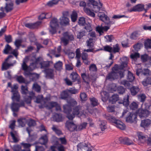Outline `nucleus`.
<instances>
[{"label":"nucleus","mask_w":151,"mask_h":151,"mask_svg":"<svg viewBox=\"0 0 151 151\" xmlns=\"http://www.w3.org/2000/svg\"><path fill=\"white\" fill-rule=\"evenodd\" d=\"M70 78L73 82L77 81L78 84L81 83V81L80 80V77L76 72H72L70 75Z\"/></svg>","instance_id":"f3484780"},{"label":"nucleus","mask_w":151,"mask_h":151,"mask_svg":"<svg viewBox=\"0 0 151 151\" xmlns=\"http://www.w3.org/2000/svg\"><path fill=\"white\" fill-rule=\"evenodd\" d=\"M101 98L104 102H106L108 98V93L106 91H102L100 93Z\"/></svg>","instance_id":"c85d7f7f"},{"label":"nucleus","mask_w":151,"mask_h":151,"mask_svg":"<svg viewBox=\"0 0 151 151\" xmlns=\"http://www.w3.org/2000/svg\"><path fill=\"white\" fill-rule=\"evenodd\" d=\"M151 124V120L149 119H147L142 120L140 125L142 127L145 128L148 127Z\"/></svg>","instance_id":"393cba45"},{"label":"nucleus","mask_w":151,"mask_h":151,"mask_svg":"<svg viewBox=\"0 0 151 151\" xmlns=\"http://www.w3.org/2000/svg\"><path fill=\"white\" fill-rule=\"evenodd\" d=\"M28 70L25 71L24 75L26 76H29L31 78L32 77V79L33 80L36 79L38 78L39 77V75L35 73H31L27 71Z\"/></svg>","instance_id":"aec40b11"},{"label":"nucleus","mask_w":151,"mask_h":151,"mask_svg":"<svg viewBox=\"0 0 151 151\" xmlns=\"http://www.w3.org/2000/svg\"><path fill=\"white\" fill-rule=\"evenodd\" d=\"M130 90L131 94L134 96L136 95L139 91V89L137 87L133 86L130 88Z\"/></svg>","instance_id":"e433bc0d"},{"label":"nucleus","mask_w":151,"mask_h":151,"mask_svg":"<svg viewBox=\"0 0 151 151\" xmlns=\"http://www.w3.org/2000/svg\"><path fill=\"white\" fill-rule=\"evenodd\" d=\"M87 6L93 7L92 11L93 12H98L100 11L102 4L101 3L100 0H88Z\"/></svg>","instance_id":"20e7f679"},{"label":"nucleus","mask_w":151,"mask_h":151,"mask_svg":"<svg viewBox=\"0 0 151 151\" xmlns=\"http://www.w3.org/2000/svg\"><path fill=\"white\" fill-rule=\"evenodd\" d=\"M89 69L91 72H96L97 70V68L95 64H93L89 66Z\"/></svg>","instance_id":"4d7b16f0"},{"label":"nucleus","mask_w":151,"mask_h":151,"mask_svg":"<svg viewBox=\"0 0 151 151\" xmlns=\"http://www.w3.org/2000/svg\"><path fill=\"white\" fill-rule=\"evenodd\" d=\"M80 6L84 7V12L88 15L93 17H95V14L89 8L86 7V4L84 1H81L80 3Z\"/></svg>","instance_id":"9d476101"},{"label":"nucleus","mask_w":151,"mask_h":151,"mask_svg":"<svg viewBox=\"0 0 151 151\" xmlns=\"http://www.w3.org/2000/svg\"><path fill=\"white\" fill-rule=\"evenodd\" d=\"M119 99L118 95L117 94H114L109 99V102L114 104Z\"/></svg>","instance_id":"cd10ccee"},{"label":"nucleus","mask_w":151,"mask_h":151,"mask_svg":"<svg viewBox=\"0 0 151 151\" xmlns=\"http://www.w3.org/2000/svg\"><path fill=\"white\" fill-rule=\"evenodd\" d=\"M32 88L37 92H40L41 90V87L37 83H35L33 85Z\"/></svg>","instance_id":"864d4df0"},{"label":"nucleus","mask_w":151,"mask_h":151,"mask_svg":"<svg viewBox=\"0 0 151 151\" xmlns=\"http://www.w3.org/2000/svg\"><path fill=\"white\" fill-rule=\"evenodd\" d=\"M13 150L14 151H22L21 147L19 145H14L13 147Z\"/></svg>","instance_id":"774afa93"},{"label":"nucleus","mask_w":151,"mask_h":151,"mask_svg":"<svg viewBox=\"0 0 151 151\" xmlns=\"http://www.w3.org/2000/svg\"><path fill=\"white\" fill-rule=\"evenodd\" d=\"M126 122L132 123H136L137 122V115L136 114L129 113L126 119Z\"/></svg>","instance_id":"1a4fd4ad"},{"label":"nucleus","mask_w":151,"mask_h":151,"mask_svg":"<svg viewBox=\"0 0 151 151\" xmlns=\"http://www.w3.org/2000/svg\"><path fill=\"white\" fill-rule=\"evenodd\" d=\"M67 91L72 94H75L78 92V90L74 87L70 88L69 89L67 90Z\"/></svg>","instance_id":"13d9d810"},{"label":"nucleus","mask_w":151,"mask_h":151,"mask_svg":"<svg viewBox=\"0 0 151 151\" xmlns=\"http://www.w3.org/2000/svg\"><path fill=\"white\" fill-rule=\"evenodd\" d=\"M129 106L131 109L132 110H134L137 109L138 104L136 103L133 102L131 103Z\"/></svg>","instance_id":"0e129e2a"},{"label":"nucleus","mask_w":151,"mask_h":151,"mask_svg":"<svg viewBox=\"0 0 151 151\" xmlns=\"http://www.w3.org/2000/svg\"><path fill=\"white\" fill-rule=\"evenodd\" d=\"M119 141L121 144L128 145L134 144L133 142L131 140L127 137H120L119 138Z\"/></svg>","instance_id":"2eb2a0df"},{"label":"nucleus","mask_w":151,"mask_h":151,"mask_svg":"<svg viewBox=\"0 0 151 151\" xmlns=\"http://www.w3.org/2000/svg\"><path fill=\"white\" fill-rule=\"evenodd\" d=\"M40 24L39 22H37L33 23H27L25 25L26 27L30 29H34L37 28Z\"/></svg>","instance_id":"bb28decb"},{"label":"nucleus","mask_w":151,"mask_h":151,"mask_svg":"<svg viewBox=\"0 0 151 151\" xmlns=\"http://www.w3.org/2000/svg\"><path fill=\"white\" fill-rule=\"evenodd\" d=\"M93 40H91V39H89L86 41L87 44V46L89 48H92L93 47Z\"/></svg>","instance_id":"bf43d9fd"},{"label":"nucleus","mask_w":151,"mask_h":151,"mask_svg":"<svg viewBox=\"0 0 151 151\" xmlns=\"http://www.w3.org/2000/svg\"><path fill=\"white\" fill-rule=\"evenodd\" d=\"M28 60V58L27 57H26L23 60V63L22 64V69L24 71L27 70L29 71V66H28L26 64Z\"/></svg>","instance_id":"7c9ffc66"},{"label":"nucleus","mask_w":151,"mask_h":151,"mask_svg":"<svg viewBox=\"0 0 151 151\" xmlns=\"http://www.w3.org/2000/svg\"><path fill=\"white\" fill-rule=\"evenodd\" d=\"M12 52V48L9 45L7 44L5 47L4 50H3V53L6 54H8Z\"/></svg>","instance_id":"4c0bfd02"},{"label":"nucleus","mask_w":151,"mask_h":151,"mask_svg":"<svg viewBox=\"0 0 151 151\" xmlns=\"http://www.w3.org/2000/svg\"><path fill=\"white\" fill-rule=\"evenodd\" d=\"M149 73V70L148 69L145 68L142 70L141 68L138 69L136 70V74L139 76L140 74L145 76H147Z\"/></svg>","instance_id":"5701e85b"},{"label":"nucleus","mask_w":151,"mask_h":151,"mask_svg":"<svg viewBox=\"0 0 151 151\" xmlns=\"http://www.w3.org/2000/svg\"><path fill=\"white\" fill-rule=\"evenodd\" d=\"M24 102L22 101L20 103H15L13 102L11 106V109L13 112H16L18 111L20 107L24 106Z\"/></svg>","instance_id":"9b49d317"},{"label":"nucleus","mask_w":151,"mask_h":151,"mask_svg":"<svg viewBox=\"0 0 151 151\" xmlns=\"http://www.w3.org/2000/svg\"><path fill=\"white\" fill-rule=\"evenodd\" d=\"M84 28L88 32H90L92 30L91 25L89 23L86 24Z\"/></svg>","instance_id":"69168bd1"},{"label":"nucleus","mask_w":151,"mask_h":151,"mask_svg":"<svg viewBox=\"0 0 151 151\" xmlns=\"http://www.w3.org/2000/svg\"><path fill=\"white\" fill-rule=\"evenodd\" d=\"M63 64L61 61H59L55 64L54 67L56 70H60L62 69Z\"/></svg>","instance_id":"f704fd0d"},{"label":"nucleus","mask_w":151,"mask_h":151,"mask_svg":"<svg viewBox=\"0 0 151 151\" xmlns=\"http://www.w3.org/2000/svg\"><path fill=\"white\" fill-rule=\"evenodd\" d=\"M14 57L12 55H9L6 59L2 64L1 70H4L9 69L10 67L13 66L16 63V61L13 60Z\"/></svg>","instance_id":"7ed1b4c3"},{"label":"nucleus","mask_w":151,"mask_h":151,"mask_svg":"<svg viewBox=\"0 0 151 151\" xmlns=\"http://www.w3.org/2000/svg\"><path fill=\"white\" fill-rule=\"evenodd\" d=\"M21 93L22 94H26L28 92L27 87V85H22L21 87Z\"/></svg>","instance_id":"de8ad7c7"},{"label":"nucleus","mask_w":151,"mask_h":151,"mask_svg":"<svg viewBox=\"0 0 151 151\" xmlns=\"http://www.w3.org/2000/svg\"><path fill=\"white\" fill-rule=\"evenodd\" d=\"M67 104L63 106V111L67 114V117L70 120H72L76 115H78L81 112V107L77 106L73 109L72 113V107L77 104L76 101L73 99L70 98L67 100Z\"/></svg>","instance_id":"f257e3e1"},{"label":"nucleus","mask_w":151,"mask_h":151,"mask_svg":"<svg viewBox=\"0 0 151 151\" xmlns=\"http://www.w3.org/2000/svg\"><path fill=\"white\" fill-rule=\"evenodd\" d=\"M10 135L14 142L16 143L18 142V134L16 131H13L10 132Z\"/></svg>","instance_id":"b1692460"},{"label":"nucleus","mask_w":151,"mask_h":151,"mask_svg":"<svg viewBox=\"0 0 151 151\" xmlns=\"http://www.w3.org/2000/svg\"><path fill=\"white\" fill-rule=\"evenodd\" d=\"M50 26L51 29L49 31L50 33L52 34H55L56 32V29L59 27L58 20L56 18H54L50 21Z\"/></svg>","instance_id":"6e6552de"},{"label":"nucleus","mask_w":151,"mask_h":151,"mask_svg":"<svg viewBox=\"0 0 151 151\" xmlns=\"http://www.w3.org/2000/svg\"><path fill=\"white\" fill-rule=\"evenodd\" d=\"M42 68H45L48 67L49 65V63L46 61H42L40 63Z\"/></svg>","instance_id":"052dcab7"},{"label":"nucleus","mask_w":151,"mask_h":151,"mask_svg":"<svg viewBox=\"0 0 151 151\" xmlns=\"http://www.w3.org/2000/svg\"><path fill=\"white\" fill-rule=\"evenodd\" d=\"M58 103L56 102L51 101L49 102L45 107L49 109H51L55 107Z\"/></svg>","instance_id":"37998d69"},{"label":"nucleus","mask_w":151,"mask_h":151,"mask_svg":"<svg viewBox=\"0 0 151 151\" xmlns=\"http://www.w3.org/2000/svg\"><path fill=\"white\" fill-rule=\"evenodd\" d=\"M52 129L55 133L58 135H59L61 134V131L58 129L57 127L55 125H53Z\"/></svg>","instance_id":"6e6d98bb"},{"label":"nucleus","mask_w":151,"mask_h":151,"mask_svg":"<svg viewBox=\"0 0 151 151\" xmlns=\"http://www.w3.org/2000/svg\"><path fill=\"white\" fill-rule=\"evenodd\" d=\"M42 58L38 57L36 58L35 57H33V62L31 63L29 66V70L32 71L36 67L37 64L38 63L40 59Z\"/></svg>","instance_id":"f8f14e48"},{"label":"nucleus","mask_w":151,"mask_h":151,"mask_svg":"<svg viewBox=\"0 0 151 151\" xmlns=\"http://www.w3.org/2000/svg\"><path fill=\"white\" fill-rule=\"evenodd\" d=\"M67 91H64L60 94V98L64 100H66L69 96Z\"/></svg>","instance_id":"c03bdc74"},{"label":"nucleus","mask_w":151,"mask_h":151,"mask_svg":"<svg viewBox=\"0 0 151 151\" xmlns=\"http://www.w3.org/2000/svg\"><path fill=\"white\" fill-rule=\"evenodd\" d=\"M29 96L24 97V101L27 104H30L31 102L32 99L35 98V93L33 92H30L29 93Z\"/></svg>","instance_id":"4be33fe9"},{"label":"nucleus","mask_w":151,"mask_h":151,"mask_svg":"<svg viewBox=\"0 0 151 151\" xmlns=\"http://www.w3.org/2000/svg\"><path fill=\"white\" fill-rule=\"evenodd\" d=\"M63 37L60 38L61 42L64 46L67 45L70 41L74 40V37L73 35L68 32H65L63 34Z\"/></svg>","instance_id":"423d86ee"},{"label":"nucleus","mask_w":151,"mask_h":151,"mask_svg":"<svg viewBox=\"0 0 151 151\" xmlns=\"http://www.w3.org/2000/svg\"><path fill=\"white\" fill-rule=\"evenodd\" d=\"M13 95L12 97V99L13 101H19L20 98V96L19 93L18 91L12 92Z\"/></svg>","instance_id":"a878e982"},{"label":"nucleus","mask_w":151,"mask_h":151,"mask_svg":"<svg viewBox=\"0 0 151 151\" xmlns=\"http://www.w3.org/2000/svg\"><path fill=\"white\" fill-rule=\"evenodd\" d=\"M53 120L57 122H60L62 121V116L60 114H55L53 116Z\"/></svg>","instance_id":"2f4dec72"},{"label":"nucleus","mask_w":151,"mask_h":151,"mask_svg":"<svg viewBox=\"0 0 151 151\" xmlns=\"http://www.w3.org/2000/svg\"><path fill=\"white\" fill-rule=\"evenodd\" d=\"M86 23L85 19L83 17H80L78 20V23L80 26L84 25Z\"/></svg>","instance_id":"5fc2aeb1"},{"label":"nucleus","mask_w":151,"mask_h":151,"mask_svg":"<svg viewBox=\"0 0 151 151\" xmlns=\"http://www.w3.org/2000/svg\"><path fill=\"white\" fill-rule=\"evenodd\" d=\"M99 127L102 131H104L107 128L106 122L105 121H100L99 123Z\"/></svg>","instance_id":"473e14b6"},{"label":"nucleus","mask_w":151,"mask_h":151,"mask_svg":"<svg viewBox=\"0 0 151 151\" xmlns=\"http://www.w3.org/2000/svg\"><path fill=\"white\" fill-rule=\"evenodd\" d=\"M97 13L98 16L99 17L100 20L104 22L106 24L110 25L114 23V22L110 21L109 17L104 12L99 11Z\"/></svg>","instance_id":"0eeeda50"},{"label":"nucleus","mask_w":151,"mask_h":151,"mask_svg":"<svg viewBox=\"0 0 151 151\" xmlns=\"http://www.w3.org/2000/svg\"><path fill=\"white\" fill-rule=\"evenodd\" d=\"M145 10L147 12V9H144V5L142 4H139L133 7L132 9L128 10L130 12H141Z\"/></svg>","instance_id":"ddd939ff"},{"label":"nucleus","mask_w":151,"mask_h":151,"mask_svg":"<svg viewBox=\"0 0 151 151\" xmlns=\"http://www.w3.org/2000/svg\"><path fill=\"white\" fill-rule=\"evenodd\" d=\"M39 142L42 145H45L47 143L48 138L46 135L42 136L39 139Z\"/></svg>","instance_id":"c756f323"},{"label":"nucleus","mask_w":151,"mask_h":151,"mask_svg":"<svg viewBox=\"0 0 151 151\" xmlns=\"http://www.w3.org/2000/svg\"><path fill=\"white\" fill-rule=\"evenodd\" d=\"M144 46L145 48L147 49H151V40H147L144 43Z\"/></svg>","instance_id":"49530a36"},{"label":"nucleus","mask_w":151,"mask_h":151,"mask_svg":"<svg viewBox=\"0 0 151 151\" xmlns=\"http://www.w3.org/2000/svg\"><path fill=\"white\" fill-rule=\"evenodd\" d=\"M88 37L89 39L93 40H95L96 38V36L95 32H89L88 35Z\"/></svg>","instance_id":"a19ab883"},{"label":"nucleus","mask_w":151,"mask_h":151,"mask_svg":"<svg viewBox=\"0 0 151 151\" xmlns=\"http://www.w3.org/2000/svg\"><path fill=\"white\" fill-rule=\"evenodd\" d=\"M63 16L60 18V24L63 26L68 25L69 24V19L66 17L64 16L63 14Z\"/></svg>","instance_id":"412c9836"},{"label":"nucleus","mask_w":151,"mask_h":151,"mask_svg":"<svg viewBox=\"0 0 151 151\" xmlns=\"http://www.w3.org/2000/svg\"><path fill=\"white\" fill-rule=\"evenodd\" d=\"M17 80L20 83H24L25 82V79L22 76H17Z\"/></svg>","instance_id":"338daca9"},{"label":"nucleus","mask_w":151,"mask_h":151,"mask_svg":"<svg viewBox=\"0 0 151 151\" xmlns=\"http://www.w3.org/2000/svg\"><path fill=\"white\" fill-rule=\"evenodd\" d=\"M18 122L19 125L22 127H24L27 123V121L25 118H22L19 119Z\"/></svg>","instance_id":"ea45409f"},{"label":"nucleus","mask_w":151,"mask_h":151,"mask_svg":"<svg viewBox=\"0 0 151 151\" xmlns=\"http://www.w3.org/2000/svg\"><path fill=\"white\" fill-rule=\"evenodd\" d=\"M52 16V15L51 13H48L46 14L45 13H42L41 14L39 17V18L40 19H49Z\"/></svg>","instance_id":"72a5a7b5"},{"label":"nucleus","mask_w":151,"mask_h":151,"mask_svg":"<svg viewBox=\"0 0 151 151\" xmlns=\"http://www.w3.org/2000/svg\"><path fill=\"white\" fill-rule=\"evenodd\" d=\"M129 96L127 95L126 97L124 98L122 102L121 103L122 104L125 106H127L129 104Z\"/></svg>","instance_id":"09e8293b"},{"label":"nucleus","mask_w":151,"mask_h":151,"mask_svg":"<svg viewBox=\"0 0 151 151\" xmlns=\"http://www.w3.org/2000/svg\"><path fill=\"white\" fill-rule=\"evenodd\" d=\"M134 79V77L133 76V74L129 71H128L127 79L128 80L129 82H132Z\"/></svg>","instance_id":"603ef678"},{"label":"nucleus","mask_w":151,"mask_h":151,"mask_svg":"<svg viewBox=\"0 0 151 151\" xmlns=\"http://www.w3.org/2000/svg\"><path fill=\"white\" fill-rule=\"evenodd\" d=\"M120 48L119 47V45L116 44L115 45H114L112 48V52L114 53H116L119 52Z\"/></svg>","instance_id":"e2e57ef3"},{"label":"nucleus","mask_w":151,"mask_h":151,"mask_svg":"<svg viewBox=\"0 0 151 151\" xmlns=\"http://www.w3.org/2000/svg\"><path fill=\"white\" fill-rule=\"evenodd\" d=\"M86 32L84 31H80L77 35V38L79 39H81L82 37L86 35Z\"/></svg>","instance_id":"680f3d73"},{"label":"nucleus","mask_w":151,"mask_h":151,"mask_svg":"<svg viewBox=\"0 0 151 151\" xmlns=\"http://www.w3.org/2000/svg\"><path fill=\"white\" fill-rule=\"evenodd\" d=\"M138 138L139 140L142 142H144L146 139V137L143 135L142 133L141 132H139L138 134Z\"/></svg>","instance_id":"3c124183"},{"label":"nucleus","mask_w":151,"mask_h":151,"mask_svg":"<svg viewBox=\"0 0 151 151\" xmlns=\"http://www.w3.org/2000/svg\"><path fill=\"white\" fill-rule=\"evenodd\" d=\"M107 118L110 122L113 123V125L117 128L122 130L125 129V125L120 120L116 119L114 117L112 116H110Z\"/></svg>","instance_id":"39448f33"},{"label":"nucleus","mask_w":151,"mask_h":151,"mask_svg":"<svg viewBox=\"0 0 151 151\" xmlns=\"http://www.w3.org/2000/svg\"><path fill=\"white\" fill-rule=\"evenodd\" d=\"M142 84L144 86H146L149 84H151V77H148L142 82Z\"/></svg>","instance_id":"a18cd8bd"},{"label":"nucleus","mask_w":151,"mask_h":151,"mask_svg":"<svg viewBox=\"0 0 151 151\" xmlns=\"http://www.w3.org/2000/svg\"><path fill=\"white\" fill-rule=\"evenodd\" d=\"M65 126L67 129L70 131H74L77 128L76 125L73 122L68 121L66 122Z\"/></svg>","instance_id":"dca6fc26"},{"label":"nucleus","mask_w":151,"mask_h":151,"mask_svg":"<svg viewBox=\"0 0 151 151\" xmlns=\"http://www.w3.org/2000/svg\"><path fill=\"white\" fill-rule=\"evenodd\" d=\"M77 17V13L75 11H73L71 16L72 21L73 22H75L76 20Z\"/></svg>","instance_id":"8fccbe9b"},{"label":"nucleus","mask_w":151,"mask_h":151,"mask_svg":"<svg viewBox=\"0 0 151 151\" xmlns=\"http://www.w3.org/2000/svg\"><path fill=\"white\" fill-rule=\"evenodd\" d=\"M44 72L46 78H52L54 76V70L51 69H46L45 70Z\"/></svg>","instance_id":"6ab92c4d"},{"label":"nucleus","mask_w":151,"mask_h":151,"mask_svg":"<svg viewBox=\"0 0 151 151\" xmlns=\"http://www.w3.org/2000/svg\"><path fill=\"white\" fill-rule=\"evenodd\" d=\"M91 105L93 106H97L99 104L98 100L94 97L91 98L90 99Z\"/></svg>","instance_id":"79ce46f5"},{"label":"nucleus","mask_w":151,"mask_h":151,"mask_svg":"<svg viewBox=\"0 0 151 151\" xmlns=\"http://www.w3.org/2000/svg\"><path fill=\"white\" fill-rule=\"evenodd\" d=\"M21 145H22L24 149L22 150V151H30L29 148L31 146V145L27 143L22 142Z\"/></svg>","instance_id":"58836bf2"},{"label":"nucleus","mask_w":151,"mask_h":151,"mask_svg":"<svg viewBox=\"0 0 151 151\" xmlns=\"http://www.w3.org/2000/svg\"><path fill=\"white\" fill-rule=\"evenodd\" d=\"M7 1L5 9L6 12L11 11L13 9V4L12 0H5Z\"/></svg>","instance_id":"a211bd4d"},{"label":"nucleus","mask_w":151,"mask_h":151,"mask_svg":"<svg viewBox=\"0 0 151 151\" xmlns=\"http://www.w3.org/2000/svg\"><path fill=\"white\" fill-rule=\"evenodd\" d=\"M150 113L148 110L146 109H139L137 112V114L140 118L147 117Z\"/></svg>","instance_id":"4468645a"},{"label":"nucleus","mask_w":151,"mask_h":151,"mask_svg":"<svg viewBox=\"0 0 151 151\" xmlns=\"http://www.w3.org/2000/svg\"><path fill=\"white\" fill-rule=\"evenodd\" d=\"M81 75L84 81L88 83L89 81H90V78L89 75H86L85 73H81Z\"/></svg>","instance_id":"c9c22d12"},{"label":"nucleus","mask_w":151,"mask_h":151,"mask_svg":"<svg viewBox=\"0 0 151 151\" xmlns=\"http://www.w3.org/2000/svg\"><path fill=\"white\" fill-rule=\"evenodd\" d=\"M122 63L121 65H115L112 68L113 71L109 73L107 76L106 80H114L118 78L117 71L119 69H122L127 66L128 61V58L126 57L122 58L121 59Z\"/></svg>","instance_id":"f03ea898"}]
</instances>
